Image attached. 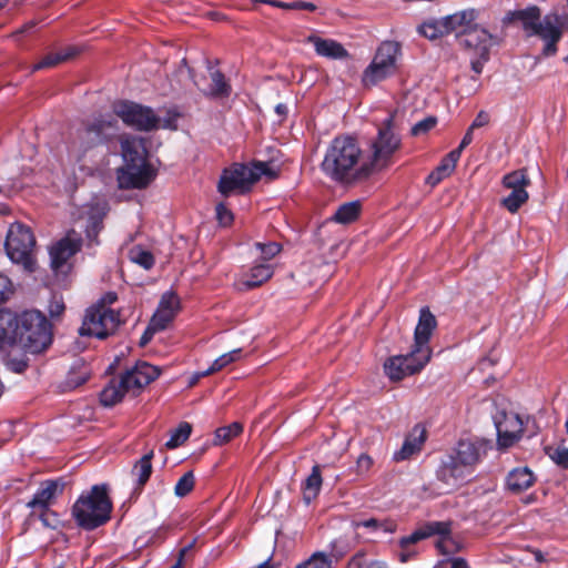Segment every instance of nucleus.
Returning a JSON list of instances; mask_svg holds the SVG:
<instances>
[{
	"instance_id": "09e8293b",
	"label": "nucleus",
	"mask_w": 568,
	"mask_h": 568,
	"mask_svg": "<svg viewBox=\"0 0 568 568\" xmlns=\"http://www.w3.org/2000/svg\"><path fill=\"white\" fill-rule=\"evenodd\" d=\"M130 258L144 270H151L155 263L154 256L150 251L133 248L130 252Z\"/></svg>"
},
{
	"instance_id": "4c0bfd02",
	"label": "nucleus",
	"mask_w": 568,
	"mask_h": 568,
	"mask_svg": "<svg viewBox=\"0 0 568 568\" xmlns=\"http://www.w3.org/2000/svg\"><path fill=\"white\" fill-rule=\"evenodd\" d=\"M212 83L205 95L214 99L229 98L232 91L231 84L225 79V75L220 71L215 70L211 72Z\"/></svg>"
},
{
	"instance_id": "f257e3e1",
	"label": "nucleus",
	"mask_w": 568,
	"mask_h": 568,
	"mask_svg": "<svg viewBox=\"0 0 568 568\" xmlns=\"http://www.w3.org/2000/svg\"><path fill=\"white\" fill-rule=\"evenodd\" d=\"M51 323L39 311L16 314L0 310V349L19 345L26 353L40 354L52 343Z\"/></svg>"
},
{
	"instance_id": "bf43d9fd",
	"label": "nucleus",
	"mask_w": 568,
	"mask_h": 568,
	"mask_svg": "<svg viewBox=\"0 0 568 568\" xmlns=\"http://www.w3.org/2000/svg\"><path fill=\"white\" fill-rule=\"evenodd\" d=\"M11 294V281L8 276L0 274V304L6 302Z\"/></svg>"
},
{
	"instance_id": "dca6fc26",
	"label": "nucleus",
	"mask_w": 568,
	"mask_h": 568,
	"mask_svg": "<svg viewBox=\"0 0 568 568\" xmlns=\"http://www.w3.org/2000/svg\"><path fill=\"white\" fill-rule=\"evenodd\" d=\"M459 44L467 51L477 53H490V49L497 43V37L477 23L471 29H465L456 33Z\"/></svg>"
},
{
	"instance_id": "6ab92c4d",
	"label": "nucleus",
	"mask_w": 568,
	"mask_h": 568,
	"mask_svg": "<svg viewBox=\"0 0 568 568\" xmlns=\"http://www.w3.org/2000/svg\"><path fill=\"white\" fill-rule=\"evenodd\" d=\"M437 327V320L428 307H423L419 311L418 323L414 332V345L413 348L417 353L428 355L430 358L432 349L429 347V339L434 329Z\"/></svg>"
},
{
	"instance_id": "cd10ccee",
	"label": "nucleus",
	"mask_w": 568,
	"mask_h": 568,
	"mask_svg": "<svg viewBox=\"0 0 568 568\" xmlns=\"http://www.w3.org/2000/svg\"><path fill=\"white\" fill-rule=\"evenodd\" d=\"M511 14L514 20L521 22L523 29L528 36H532L535 30L541 23V10L537 6H530L526 9L516 10Z\"/></svg>"
},
{
	"instance_id": "58836bf2",
	"label": "nucleus",
	"mask_w": 568,
	"mask_h": 568,
	"mask_svg": "<svg viewBox=\"0 0 568 568\" xmlns=\"http://www.w3.org/2000/svg\"><path fill=\"white\" fill-rule=\"evenodd\" d=\"M503 185L511 190H526L530 185V179L526 169H519L503 178Z\"/></svg>"
},
{
	"instance_id": "2eb2a0df",
	"label": "nucleus",
	"mask_w": 568,
	"mask_h": 568,
	"mask_svg": "<svg viewBox=\"0 0 568 568\" xmlns=\"http://www.w3.org/2000/svg\"><path fill=\"white\" fill-rule=\"evenodd\" d=\"M562 28H567V23L558 14L544 17L540 26L532 33L546 42L542 49L544 55L551 57L557 53V43L562 37Z\"/></svg>"
},
{
	"instance_id": "69168bd1",
	"label": "nucleus",
	"mask_w": 568,
	"mask_h": 568,
	"mask_svg": "<svg viewBox=\"0 0 568 568\" xmlns=\"http://www.w3.org/2000/svg\"><path fill=\"white\" fill-rule=\"evenodd\" d=\"M160 331H161L160 328H155L153 326V318H151L149 326L146 327V329L144 331V333L142 334V336L140 338V345L145 346L148 343H150L154 333L160 332Z\"/></svg>"
},
{
	"instance_id": "5701e85b",
	"label": "nucleus",
	"mask_w": 568,
	"mask_h": 568,
	"mask_svg": "<svg viewBox=\"0 0 568 568\" xmlns=\"http://www.w3.org/2000/svg\"><path fill=\"white\" fill-rule=\"evenodd\" d=\"M90 368L82 358H78L70 366L67 377L61 384L62 392L73 390L88 382Z\"/></svg>"
},
{
	"instance_id": "393cba45",
	"label": "nucleus",
	"mask_w": 568,
	"mask_h": 568,
	"mask_svg": "<svg viewBox=\"0 0 568 568\" xmlns=\"http://www.w3.org/2000/svg\"><path fill=\"white\" fill-rule=\"evenodd\" d=\"M459 158L457 151H450L446 154L439 164L426 178V184L432 187L438 185L444 179L448 178L456 169Z\"/></svg>"
},
{
	"instance_id": "c85d7f7f",
	"label": "nucleus",
	"mask_w": 568,
	"mask_h": 568,
	"mask_svg": "<svg viewBox=\"0 0 568 568\" xmlns=\"http://www.w3.org/2000/svg\"><path fill=\"white\" fill-rule=\"evenodd\" d=\"M130 390L126 384H122V377L120 376L119 381L113 379L103 388L100 394V402L105 407H112L120 403Z\"/></svg>"
},
{
	"instance_id": "13d9d810",
	"label": "nucleus",
	"mask_w": 568,
	"mask_h": 568,
	"mask_svg": "<svg viewBox=\"0 0 568 568\" xmlns=\"http://www.w3.org/2000/svg\"><path fill=\"white\" fill-rule=\"evenodd\" d=\"M550 457L558 466L568 468V448L557 447Z\"/></svg>"
},
{
	"instance_id": "680f3d73",
	"label": "nucleus",
	"mask_w": 568,
	"mask_h": 568,
	"mask_svg": "<svg viewBox=\"0 0 568 568\" xmlns=\"http://www.w3.org/2000/svg\"><path fill=\"white\" fill-rule=\"evenodd\" d=\"M179 116L180 114L176 111L169 110L166 116L160 121V124L163 129L176 130V121Z\"/></svg>"
},
{
	"instance_id": "412c9836",
	"label": "nucleus",
	"mask_w": 568,
	"mask_h": 568,
	"mask_svg": "<svg viewBox=\"0 0 568 568\" xmlns=\"http://www.w3.org/2000/svg\"><path fill=\"white\" fill-rule=\"evenodd\" d=\"M180 308L181 301L178 294L173 291L165 292L161 296L158 310L152 316L153 326L155 328L165 329L174 320Z\"/></svg>"
},
{
	"instance_id": "a19ab883",
	"label": "nucleus",
	"mask_w": 568,
	"mask_h": 568,
	"mask_svg": "<svg viewBox=\"0 0 568 568\" xmlns=\"http://www.w3.org/2000/svg\"><path fill=\"white\" fill-rule=\"evenodd\" d=\"M192 433V425L187 422H182L179 426L172 430L170 439L166 442L165 446L169 449H174L183 445L190 437Z\"/></svg>"
},
{
	"instance_id": "338daca9",
	"label": "nucleus",
	"mask_w": 568,
	"mask_h": 568,
	"mask_svg": "<svg viewBox=\"0 0 568 568\" xmlns=\"http://www.w3.org/2000/svg\"><path fill=\"white\" fill-rule=\"evenodd\" d=\"M118 295L115 292L105 293L94 306H103V308H110L109 306L115 303Z\"/></svg>"
},
{
	"instance_id": "f03ea898",
	"label": "nucleus",
	"mask_w": 568,
	"mask_h": 568,
	"mask_svg": "<svg viewBox=\"0 0 568 568\" xmlns=\"http://www.w3.org/2000/svg\"><path fill=\"white\" fill-rule=\"evenodd\" d=\"M320 166L326 178L346 187L356 186L372 176L357 139L351 135L335 136Z\"/></svg>"
},
{
	"instance_id": "20e7f679",
	"label": "nucleus",
	"mask_w": 568,
	"mask_h": 568,
	"mask_svg": "<svg viewBox=\"0 0 568 568\" xmlns=\"http://www.w3.org/2000/svg\"><path fill=\"white\" fill-rule=\"evenodd\" d=\"M124 165L118 170L119 187L145 189L156 176L148 162V149L142 138H128L121 142Z\"/></svg>"
},
{
	"instance_id": "a18cd8bd",
	"label": "nucleus",
	"mask_w": 568,
	"mask_h": 568,
	"mask_svg": "<svg viewBox=\"0 0 568 568\" xmlns=\"http://www.w3.org/2000/svg\"><path fill=\"white\" fill-rule=\"evenodd\" d=\"M528 197L526 190H511L510 194L503 199L501 204L510 213H516L528 201Z\"/></svg>"
},
{
	"instance_id": "423d86ee",
	"label": "nucleus",
	"mask_w": 568,
	"mask_h": 568,
	"mask_svg": "<svg viewBox=\"0 0 568 568\" xmlns=\"http://www.w3.org/2000/svg\"><path fill=\"white\" fill-rule=\"evenodd\" d=\"M394 121L395 113H389L377 125L376 135L367 144L368 154L365 159L372 175L389 169L403 146L400 134L395 132Z\"/></svg>"
},
{
	"instance_id": "b1692460",
	"label": "nucleus",
	"mask_w": 568,
	"mask_h": 568,
	"mask_svg": "<svg viewBox=\"0 0 568 568\" xmlns=\"http://www.w3.org/2000/svg\"><path fill=\"white\" fill-rule=\"evenodd\" d=\"M536 481L534 473L528 467H517L510 470L506 477V487L514 494L530 488Z\"/></svg>"
},
{
	"instance_id": "bb28decb",
	"label": "nucleus",
	"mask_w": 568,
	"mask_h": 568,
	"mask_svg": "<svg viewBox=\"0 0 568 568\" xmlns=\"http://www.w3.org/2000/svg\"><path fill=\"white\" fill-rule=\"evenodd\" d=\"M395 72L396 71L389 68V65L377 61L374 57L373 61L364 70L362 81L365 87H373L393 75Z\"/></svg>"
},
{
	"instance_id": "8fccbe9b",
	"label": "nucleus",
	"mask_w": 568,
	"mask_h": 568,
	"mask_svg": "<svg viewBox=\"0 0 568 568\" xmlns=\"http://www.w3.org/2000/svg\"><path fill=\"white\" fill-rule=\"evenodd\" d=\"M34 517H37L47 528L57 529L60 524L58 514L52 510L51 507H48L47 509H37Z\"/></svg>"
},
{
	"instance_id": "aec40b11",
	"label": "nucleus",
	"mask_w": 568,
	"mask_h": 568,
	"mask_svg": "<svg viewBox=\"0 0 568 568\" xmlns=\"http://www.w3.org/2000/svg\"><path fill=\"white\" fill-rule=\"evenodd\" d=\"M497 446L507 449L514 446L523 436V420L518 414L504 415V420L496 422Z\"/></svg>"
},
{
	"instance_id": "ddd939ff",
	"label": "nucleus",
	"mask_w": 568,
	"mask_h": 568,
	"mask_svg": "<svg viewBox=\"0 0 568 568\" xmlns=\"http://www.w3.org/2000/svg\"><path fill=\"white\" fill-rule=\"evenodd\" d=\"M435 535H438L440 537L436 544V547L443 554H447L448 551L444 548V544L449 539L450 524L446 521H430L425 524L424 526L414 530L410 535L399 538L398 547L414 548L413 546L416 545L417 542Z\"/></svg>"
},
{
	"instance_id": "37998d69",
	"label": "nucleus",
	"mask_w": 568,
	"mask_h": 568,
	"mask_svg": "<svg viewBox=\"0 0 568 568\" xmlns=\"http://www.w3.org/2000/svg\"><path fill=\"white\" fill-rule=\"evenodd\" d=\"M425 440V430L422 432L418 438H414V440L406 438L402 448L398 452H395L394 459L396 462H402L408 459L413 454L420 449L422 444Z\"/></svg>"
},
{
	"instance_id": "052dcab7",
	"label": "nucleus",
	"mask_w": 568,
	"mask_h": 568,
	"mask_svg": "<svg viewBox=\"0 0 568 568\" xmlns=\"http://www.w3.org/2000/svg\"><path fill=\"white\" fill-rule=\"evenodd\" d=\"M477 58L471 59L470 68L471 70L479 75L483 72L484 65L489 61L490 53H487L486 57L484 53H477Z\"/></svg>"
},
{
	"instance_id": "0eeeda50",
	"label": "nucleus",
	"mask_w": 568,
	"mask_h": 568,
	"mask_svg": "<svg viewBox=\"0 0 568 568\" xmlns=\"http://www.w3.org/2000/svg\"><path fill=\"white\" fill-rule=\"evenodd\" d=\"M34 245L36 237L30 227L22 223L10 225L4 242L7 255L13 263L21 264L28 272L36 270Z\"/></svg>"
},
{
	"instance_id": "5fc2aeb1",
	"label": "nucleus",
	"mask_w": 568,
	"mask_h": 568,
	"mask_svg": "<svg viewBox=\"0 0 568 568\" xmlns=\"http://www.w3.org/2000/svg\"><path fill=\"white\" fill-rule=\"evenodd\" d=\"M254 246L261 252L262 258L265 261L273 258L282 250V245L277 242H268V243L256 242L254 244Z\"/></svg>"
},
{
	"instance_id": "6e6552de",
	"label": "nucleus",
	"mask_w": 568,
	"mask_h": 568,
	"mask_svg": "<svg viewBox=\"0 0 568 568\" xmlns=\"http://www.w3.org/2000/svg\"><path fill=\"white\" fill-rule=\"evenodd\" d=\"M118 131V121L112 115H99L84 123L78 133L80 158L90 150L106 144Z\"/></svg>"
},
{
	"instance_id": "a211bd4d",
	"label": "nucleus",
	"mask_w": 568,
	"mask_h": 568,
	"mask_svg": "<svg viewBox=\"0 0 568 568\" xmlns=\"http://www.w3.org/2000/svg\"><path fill=\"white\" fill-rule=\"evenodd\" d=\"M160 374L161 369L158 366L139 361L134 366L121 374L122 384H126V387L131 390H140L155 381Z\"/></svg>"
},
{
	"instance_id": "4be33fe9",
	"label": "nucleus",
	"mask_w": 568,
	"mask_h": 568,
	"mask_svg": "<svg viewBox=\"0 0 568 568\" xmlns=\"http://www.w3.org/2000/svg\"><path fill=\"white\" fill-rule=\"evenodd\" d=\"M307 41L313 44L316 54L320 57L331 60H345L349 58V53L344 45L334 39H325L312 34L307 38Z\"/></svg>"
},
{
	"instance_id": "774afa93",
	"label": "nucleus",
	"mask_w": 568,
	"mask_h": 568,
	"mask_svg": "<svg viewBox=\"0 0 568 568\" xmlns=\"http://www.w3.org/2000/svg\"><path fill=\"white\" fill-rule=\"evenodd\" d=\"M489 122V115L487 112L485 111H479L476 115V118L474 119V121L471 122L470 124V128L471 129H479L481 126H485L486 124H488Z\"/></svg>"
},
{
	"instance_id": "f704fd0d",
	"label": "nucleus",
	"mask_w": 568,
	"mask_h": 568,
	"mask_svg": "<svg viewBox=\"0 0 568 568\" xmlns=\"http://www.w3.org/2000/svg\"><path fill=\"white\" fill-rule=\"evenodd\" d=\"M418 32L429 40H437L449 34L444 17L439 19L432 18L424 21L418 27Z\"/></svg>"
},
{
	"instance_id": "603ef678",
	"label": "nucleus",
	"mask_w": 568,
	"mask_h": 568,
	"mask_svg": "<svg viewBox=\"0 0 568 568\" xmlns=\"http://www.w3.org/2000/svg\"><path fill=\"white\" fill-rule=\"evenodd\" d=\"M437 124L436 116H427L417 123H415L410 129L412 136H420L427 134L430 130H433Z\"/></svg>"
},
{
	"instance_id": "72a5a7b5",
	"label": "nucleus",
	"mask_w": 568,
	"mask_h": 568,
	"mask_svg": "<svg viewBox=\"0 0 568 568\" xmlns=\"http://www.w3.org/2000/svg\"><path fill=\"white\" fill-rule=\"evenodd\" d=\"M361 211L362 203L358 200L346 202L337 207L332 220L338 224H351L359 217Z\"/></svg>"
},
{
	"instance_id": "7ed1b4c3",
	"label": "nucleus",
	"mask_w": 568,
	"mask_h": 568,
	"mask_svg": "<svg viewBox=\"0 0 568 568\" xmlns=\"http://www.w3.org/2000/svg\"><path fill=\"white\" fill-rule=\"evenodd\" d=\"M490 448V443L485 439L459 440L456 447L440 459L436 478L450 489L458 488L467 481Z\"/></svg>"
},
{
	"instance_id": "c756f323",
	"label": "nucleus",
	"mask_w": 568,
	"mask_h": 568,
	"mask_svg": "<svg viewBox=\"0 0 568 568\" xmlns=\"http://www.w3.org/2000/svg\"><path fill=\"white\" fill-rule=\"evenodd\" d=\"M130 390L126 384H122V377L120 376L119 381L113 379L103 388L100 394V402L105 407H112L120 403Z\"/></svg>"
},
{
	"instance_id": "864d4df0",
	"label": "nucleus",
	"mask_w": 568,
	"mask_h": 568,
	"mask_svg": "<svg viewBox=\"0 0 568 568\" xmlns=\"http://www.w3.org/2000/svg\"><path fill=\"white\" fill-rule=\"evenodd\" d=\"M332 560L324 554H314L310 559L296 566V568H331Z\"/></svg>"
},
{
	"instance_id": "c9c22d12",
	"label": "nucleus",
	"mask_w": 568,
	"mask_h": 568,
	"mask_svg": "<svg viewBox=\"0 0 568 568\" xmlns=\"http://www.w3.org/2000/svg\"><path fill=\"white\" fill-rule=\"evenodd\" d=\"M400 54V45L395 41H384L377 48L375 53V58L377 61L386 63L396 71V61L398 55Z\"/></svg>"
},
{
	"instance_id": "f8f14e48",
	"label": "nucleus",
	"mask_w": 568,
	"mask_h": 568,
	"mask_svg": "<svg viewBox=\"0 0 568 568\" xmlns=\"http://www.w3.org/2000/svg\"><path fill=\"white\" fill-rule=\"evenodd\" d=\"M429 359L428 355L419 354L412 347L406 355L389 357L384 364V371L389 379L398 382L406 376L419 373Z\"/></svg>"
},
{
	"instance_id": "2f4dec72",
	"label": "nucleus",
	"mask_w": 568,
	"mask_h": 568,
	"mask_svg": "<svg viewBox=\"0 0 568 568\" xmlns=\"http://www.w3.org/2000/svg\"><path fill=\"white\" fill-rule=\"evenodd\" d=\"M322 483L321 467L320 465H314L311 474L302 485L303 499L307 505L318 496Z\"/></svg>"
},
{
	"instance_id": "de8ad7c7",
	"label": "nucleus",
	"mask_w": 568,
	"mask_h": 568,
	"mask_svg": "<svg viewBox=\"0 0 568 568\" xmlns=\"http://www.w3.org/2000/svg\"><path fill=\"white\" fill-rule=\"evenodd\" d=\"M195 486V477L194 473L192 470L186 471L183 474L180 479L178 480L175 487H174V494L176 497L183 498L187 496Z\"/></svg>"
},
{
	"instance_id": "0e129e2a",
	"label": "nucleus",
	"mask_w": 568,
	"mask_h": 568,
	"mask_svg": "<svg viewBox=\"0 0 568 568\" xmlns=\"http://www.w3.org/2000/svg\"><path fill=\"white\" fill-rule=\"evenodd\" d=\"M473 132H474V129H471L470 126L467 129V131L465 132L458 148L454 149L453 151H457V155L458 158L460 159V155H462V152L463 150L468 146L471 142H473Z\"/></svg>"
},
{
	"instance_id": "ea45409f",
	"label": "nucleus",
	"mask_w": 568,
	"mask_h": 568,
	"mask_svg": "<svg viewBox=\"0 0 568 568\" xmlns=\"http://www.w3.org/2000/svg\"><path fill=\"white\" fill-rule=\"evenodd\" d=\"M243 432V425L239 422H233L227 426L219 427L214 433L213 445L219 446L231 442Z\"/></svg>"
},
{
	"instance_id": "473e14b6",
	"label": "nucleus",
	"mask_w": 568,
	"mask_h": 568,
	"mask_svg": "<svg viewBox=\"0 0 568 568\" xmlns=\"http://www.w3.org/2000/svg\"><path fill=\"white\" fill-rule=\"evenodd\" d=\"M273 274H274V270L270 264L254 265L250 270L246 278L243 282V285L247 290L258 287L262 284H264L265 282H267L273 276Z\"/></svg>"
},
{
	"instance_id": "7c9ffc66",
	"label": "nucleus",
	"mask_w": 568,
	"mask_h": 568,
	"mask_svg": "<svg viewBox=\"0 0 568 568\" xmlns=\"http://www.w3.org/2000/svg\"><path fill=\"white\" fill-rule=\"evenodd\" d=\"M154 457V452L150 450L145 455H143L138 462H135L132 474L136 477V487L135 490H142L145 484L149 481L153 467L152 459Z\"/></svg>"
},
{
	"instance_id": "e433bc0d",
	"label": "nucleus",
	"mask_w": 568,
	"mask_h": 568,
	"mask_svg": "<svg viewBox=\"0 0 568 568\" xmlns=\"http://www.w3.org/2000/svg\"><path fill=\"white\" fill-rule=\"evenodd\" d=\"M77 53L78 52L74 48H68L57 53H49L45 57H43L38 63L33 64L31 71L36 72L43 69L53 68L64 61L72 59L74 55H77Z\"/></svg>"
},
{
	"instance_id": "4468645a",
	"label": "nucleus",
	"mask_w": 568,
	"mask_h": 568,
	"mask_svg": "<svg viewBox=\"0 0 568 568\" xmlns=\"http://www.w3.org/2000/svg\"><path fill=\"white\" fill-rule=\"evenodd\" d=\"M82 247V239L74 230L57 241L49 251L51 260V268L54 272H62L68 261L74 256Z\"/></svg>"
},
{
	"instance_id": "39448f33",
	"label": "nucleus",
	"mask_w": 568,
	"mask_h": 568,
	"mask_svg": "<svg viewBox=\"0 0 568 568\" xmlns=\"http://www.w3.org/2000/svg\"><path fill=\"white\" fill-rule=\"evenodd\" d=\"M113 509L106 484L93 485L83 491L71 508L77 525L84 530H94L105 525Z\"/></svg>"
},
{
	"instance_id": "1a4fd4ad",
	"label": "nucleus",
	"mask_w": 568,
	"mask_h": 568,
	"mask_svg": "<svg viewBox=\"0 0 568 568\" xmlns=\"http://www.w3.org/2000/svg\"><path fill=\"white\" fill-rule=\"evenodd\" d=\"M121 322L119 312L103 306H91L85 312L79 334L104 339L115 333Z\"/></svg>"
},
{
	"instance_id": "6e6d98bb",
	"label": "nucleus",
	"mask_w": 568,
	"mask_h": 568,
	"mask_svg": "<svg viewBox=\"0 0 568 568\" xmlns=\"http://www.w3.org/2000/svg\"><path fill=\"white\" fill-rule=\"evenodd\" d=\"M215 215L219 224L223 227L230 226L234 221L232 211L222 202L215 206Z\"/></svg>"
},
{
	"instance_id": "9d476101",
	"label": "nucleus",
	"mask_w": 568,
	"mask_h": 568,
	"mask_svg": "<svg viewBox=\"0 0 568 568\" xmlns=\"http://www.w3.org/2000/svg\"><path fill=\"white\" fill-rule=\"evenodd\" d=\"M113 112L126 126L133 128L136 131L151 132L160 128L161 119L150 106L129 100H121L113 104Z\"/></svg>"
},
{
	"instance_id": "79ce46f5",
	"label": "nucleus",
	"mask_w": 568,
	"mask_h": 568,
	"mask_svg": "<svg viewBox=\"0 0 568 568\" xmlns=\"http://www.w3.org/2000/svg\"><path fill=\"white\" fill-rule=\"evenodd\" d=\"M241 353H242V349L236 348V349H233L229 353L221 355L212 363V365L206 371L201 372V376H209L211 374H214V373L223 369L231 363L237 361L241 357Z\"/></svg>"
},
{
	"instance_id": "4d7b16f0",
	"label": "nucleus",
	"mask_w": 568,
	"mask_h": 568,
	"mask_svg": "<svg viewBox=\"0 0 568 568\" xmlns=\"http://www.w3.org/2000/svg\"><path fill=\"white\" fill-rule=\"evenodd\" d=\"M195 540L191 541L189 545L182 547L179 550L176 562L171 568H182V566L190 559L193 552Z\"/></svg>"
},
{
	"instance_id": "a878e982",
	"label": "nucleus",
	"mask_w": 568,
	"mask_h": 568,
	"mask_svg": "<svg viewBox=\"0 0 568 568\" xmlns=\"http://www.w3.org/2000/svg\"><path fill=\"white\" fill-rule=\"evenodd\" d=\"M444 18L447 23L449 34L452 32L459 33L460 31H465V29H471L476 24L478 11L475 9H465Z\"/></svg>"
},
{
	"instance_id": "c03bdc74",
	"label": "nucleus",
	"mask_w": 568,
	"mask_h": 568,
	"mask_svg": "<svg viewBox=\"0 0 568 568\" xmlns=\"http://www.w3.org/2000/svg\"><path fill=\"white\" fill-rule=\"evenodd\" d=\"M352 525L355 529L363 527L369 529L371 531H377L378 529H383L385 532H394L396 529L395 523L388 520L382 521L376 518L353 520Z\"/></svg>"
},
{
	"instance_id": "e2e57ef3",
	"label": "nucleus",
	"mask_w": 568,
	"mask_h": 568,
	"mask_svg": "<svg viewBox=\"0 0 568 568\" xmlns=\"http://www.w3.org/2000/svg\"><path fill=\"white\" fill-rule=\"evenodd\" d=\"M373 466V458L367 454H361L356 460L358 474L367 473Z\"/></svg>"
},
{
	"instance_id": "f3484780",
	"label": "nucleus",
	"mask_w": 568,
	"mask_h": 568,
	"mask_svg": "<svg viewBox=\"0 0 568 568\" xmlns=\"http://www.w3.org/2000/svg\"><path fill=\"white\" fill-rule=\"evenodd\" d=\"M65 485L62 477L42 481L31 500L27 503V507L31 508L30 517L36 516L37 509L51 507L55 499L63 494Z\"/></svg>"
},
{
	"instance_id": "3c124183",
	"label": "nucleus",
	"mask_w": 568,
	"mask_h": 568,
	"mask_svg": "<svg viewBox=\"0 0 568 568\" xmlns=\"http://www.w3.org/2000/svg\"><path fill=\"white\" fill-rule=\"evenodd\" d=\"M251 172L254 176V184L261 179L262 175L271 179H275L277 176V172L267 162H253Z\"/></svg>"
},
{
	"instance_id": "49530a36",
	"label": "nucleus",
	"mask_w": 568,
	"mask_h": 568,
	"mask_svg": "<svg viewBox=\"0 0 568 568\" xmlns=\"http://www.w3.org/2000/svg\"><path fill=\"white\" fill-rule=\"evenodd\" d=\"M103 221L99 216H91L88 221L87 227H85V237L89 242V245H99V235L101 231L103 230Z\"/></svg>"
},
{
	"instance_id": "9b49d317",
	"label": "nucleus",
	"mask_w": 568,
	"mask_h": 568,
	"mask_svg": "<svg viewBox=\"0 0 568 568\" xmlns=\"http://www.w3.org/2000/svg\"><path fill=\"white\" fill-rule=\"evenodd\" d=\"M254 185L251 168L243 163H233L222 171L217 191L225 197L233 193L244 194Z\"/></svg>"
}]
</instances>
